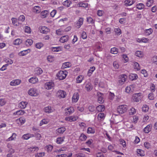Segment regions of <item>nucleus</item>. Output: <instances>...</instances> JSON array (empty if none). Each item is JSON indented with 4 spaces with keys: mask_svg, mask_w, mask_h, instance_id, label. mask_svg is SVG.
<instances>
[{
    "mask_svg": "<svg viewBox=\"0 0 157 157\" xmlns=\"http://www.w3.org/2000/svg\"><path fill=\"white\" fill-rule=\"evenodd\" d=\"M25 31V33H29L31 32V29L28 26H25L24 27Z\"/></svg>",
    "mask_w": 157,
    "mask_h": 157,
    "instance_id": "603ef678",
    "label": "nucleus"
},
{
    "mask_svg": "<svg viewBox=\"0 0 157 157\" xmlns=\"http://www.w3.org/2000/svg\"><path fill=\"white\" fill-rule=\"evenodd\" d=\"M65 130V128L64 127H62L58 128L56 130V131L59 134H62Z\"/></svg>",
    "mask_w": 157,
    "mask_h": 157,
    "instance_id": "cd10ccee",
    "label": "nucleus"
},
{
    "mask_svg": "<svg viewBox=\"0 0 157 157\" xmlns=\"http://www.w3.org/2000/svg\"><path fill=\"white\" fill-rule=\"evenodd\" d=\"M28 51H29V50L27 49L21 51L19 53V55L20 56H25L28 53Z\"/></svg>",
    "mask_w": 157,
    "mask_h": 157,
    "instance_id": "2f4dec72",
    "label": "nucleus"
},
{
    "mask_svg": "<svg viewBox=\"0 0 157 157\" xmlns=\"http://www.w3.org/2000/svg\"><path fill=\"white\" fill-rule=\"evenodd\" d=\"M135 85H130L126 87L125 89V92L128 93H130L133 92L135 88Z\"/></svg>",
    "mask_w": 157,
    "mask_h": 157,
    "instance_id": "0eeeda50",
    "label": "nucleus"
},
{
    "mask_svg": "<svg viewBox=\"0 0 157 157\" xmlns=\"http://www.w3.org/2000/svg\"><path fill=\"white\" fill-rule=\"evenodd\" d=\"M25 113V111L24 110H19L16 112H14L13 115L14 116L15 115H21L24 114Z\"/></svg>",
    "mask_w": 157,
    "mask_h": 157,
    "instance_id": "aec40b11",
    "label": "nucleus"
},
{
    "mask_svg": "<svg viewBox=\"0 0 157 157\" xmlns=\"http://www.w3.org/2000/svg\"><path fill=\"white\" fill-rule=\"evenodd\" d=\"M12 23L15 26H18L20 25V23L18 22V20L15 18H12L11 19Z\"/></svg>",
    "mask_w": 157,
    "mask_h": 157,
    "instance_id": "a211bd4d",
    "label": "nucleus"
},
{
    "mask_svg": "<svg viewBox=\"0 0 157 157\" xmlns=\"http://www.w3.org/2000/svg\"><path fill=\"white\" fill-rule=\"evenodd\" d=\"M29 81L30 83L34 84L38 81V79L36 77H33L29 79Z\"/></svg>",
    "mask_w": 157,
    "mask_h": 157,
    "instance_id": "393cba45",
    "label": "nucleus"
},
{
    "mask_svg": "<svg viewBox=\"0 0 157 157\" xmlns=\"http://www.w3.org/2000/svg\"><path fill=\"white\" fill-rule=\"evenodd\" d=\"M86 138V136L83 133H82L79 137V139L82 141L85 140Z\"/></svg>",
    "mask_w": 157,
    "mask_h": 157,
    "instance_id": "de8ad7c7",
    "label": "nucleus"
},
{
    "mask_svg": "<svg viewBox=\"0 0 157 157\" xmlns=\"http://www.w3.org/2000/svg\"><path fill=\"white\" fill-rule=\"evenodd\" d=\"M71 66V64L69 62H65L63 63L62 67L64 68L69 67Z\"/></svg>",
    "mask_w": 157,
    "mask_h": 157,
    "instance_id": "37998d69",
    "label": "nucleus"
},
{
    "mask_svg": "<svg viewBox=\"0 0 157 157\" xmlns=\"http://www.w3.org/2000/svg\"><path fill=\"white\" fill-rule=\"evenodd\" d=\"M45 153L44 152L38 153L35 155V157H42L44 155Z\"/></svg>",
    "mask_w": 157,
    "mask_h": 157,
    "instance_id": "052dcab7",
    "label": "nucleus"
},
{
    "mask_svg": "<svg viewBox=\"0 0 157 157\" xmlns=\"http://www.w3.org/2000/svg\"><path fill=\"white\" fill-rule=\"evenodd\" d=\"M94 67H90V69L88 71L87 74L89 76H90L94 71L95 70Z\"/></svg>",
    "mask_w": 157,
    "mask_h": 157,
    "instance_id": "4c0bfd02",
    "label": "nucleus"
},
{
    "mask_svg": "<svg viewBox=\"0 0 157 157\" xmlns=\"http://www.w3.org/2000/svg\"><path fill=\"white\" fill-rule=\"evenodd\" d=\"M76 155L77 157H86L84 154L82 153H78Z\"/></svg>",
    "mask_w": 157,
    "mask_h": 157,
    "instance_id": "774afa93",
    "label": "nucleus"
},
{
    "mask_svg": "<svg viewBox=\"0 0 157 157\" xmlns=\"http://www.w3.org/2000/svg\"><path fill=\"white\" fill-rule=\"evenodd\" d=\"M136 109L133 107H132L129 110V113L130 115H133L136 113Z\"/></svg>",
    "mask_w": 157,
    "mask_h": 157,
    "instance_id": "a19ab883",
    "label": "nucleus"
},
{
    "mask_svg": "<svg viewBox=\"0 0 157 157\" xmlns=\"http://www.w3.org/2000/svg\"><path fill=\"white\" fill-rule=\"evenodd\" d=\"M137 152L138 155L141 156H143L144 155V151L140 149H137Z\"/></svg>",
    "mask_w": 157,
    "mask_h": 157,
    "instance_id": "72a5a7b5",
    "label": "nucleus"
},
{
    "mask_svg": "<svg viewBox=\"0 0 157 157\" xmlns=\"http://www.w3.org/2000/svg\"><path fill=\"white\" fill-rule=\"evenodd\" d=\"M48 12L47 10H44L41 12V15L43 18L46 17L47 15Z\"/></svg>",
    "mask_w": 157,
    "mask_h": 157,
    "instance_id": "5fc2aeb1",
    "label": "nucleus"
},
{
    "mask_svg": "<svg viewBox=\"0 0 157 157\" xmlns=\"http://www.w3.org/2000/svg\"><path fill=\"white\" fill-rule=\"evenodd\" d=\"M134 2V0H126L124 2V4L127 6L132 5Z\"/></svg>",
    "mask_w": 157,
    "mask_h": 157,
    "instance_id": "5701e85b",
    "label": "nucleus"
},
{
    "mask_svg": "<svg viewBox=\"0 0 157 157\" xmlns=\"http://www.w3.org/2000/svg\"><path fill=\"white\" fill-rule=\"evenodd\" d=\"M142 109V111L145 112H147L149 109L148 107L146 105H144Z\"/></svg>",
    "mask_w": 157,
    "mask_h": 157,
    "instance_id": "09e8293b",
    "label": "nucleus"
},
{
    "mask_svg": "<svg viewBox=\"0 0 157 157\" xmlns=\"http://www.w3.org/2000/svg\"><path fill=\"white\" fill-rule=\"evenodd\" d=\"M137 8L139 10H141L144 8L145 6L142 3H139L137 5Z\"/></svg>",
    "mask_w": 157,
    "mask_h": 157,
    "instance_id": "79ce46f5",
    "label": "nucleus"
},
{
    "mask_svg": "<svg viewBox=\"0 0 157 157\" xmlns=\"http://www.w3.org/2000/svg\"><path fill=\"white\" fill-rule=\"evenodd\" d=\"M33 11L36 13H39L41 11L40 7L38 6H34L33 9Z\"/></svg>",
    "mask_w": 157,
    "mask_h": 157,
    "instance_id": "bb28decb",
    "label": "nucleus"
},
{
    "mask_svg": "<svg viewBox=\"0 0 157 157\" xmlns=\"http://www.w3.org/2000/svg\"><path fill=\"white\" fill-rule=\"evenodd\" d=\"M114 31L117 35H120L121 33V30L119 28H115Z\"/></svg>",
    "mask_w": 157,
    "mask_h": 157,
    "instance_id": "a18cd8bd",
    "label": "nucleus"
},
{
    "mask_svg": "<svg viewBox=\"0 0 157 157\" xmlns=\"http://www.w3.org/2000/svg\"><path fill=\"white\" fill-rule=\"evenodd\" d=\"M141 72L142 74L144 75V77H147L148 76V75L147 71H146V70H142L141 71Z\"/></svg>",
    "mask_w": 157,
    "mask_h": 157,
    "instance_id": "338daca9",
    "label": "nucleus"
},
{
    "mask_svg": "<svg viewBox=\"0 0 157 157\" xmlns=\"http://www.w3.org/2000/svg\"><path fill=\"white\" fill-rule=\"evenodd\" d=\"M143 97L142 93H139L134 94L132 96V99L135 102H138L141 101Z\"/></svg>",
    "mask_w": 157,
    "mask_h": 157,
    "instance_id": "f03ea898",
    "label": "nucleus"
},
{
    "mask_svg": "<svg viewBox=\"0 0 157 157\" xmlns=\"http://www.w3.org/2000/svg\"><path fill=\"white\" fill-rule=\"evenodd\" d=\"M105 117V114L104 113H100L98 115V119L100 120H103Z\"/></svg>",
    "mask_w": 157,
    "mask_h": 157,
    "instance_id": "49530a36",
    "label": "nucleus"
},
{
    "mask_svg": "<svg viewBox=\"0 0 157 157\" xmlns=\"http://www.w3.org/2000/svg\"><path fill=\"white\" fill-rule=\"evenodd\" d=\"M6 103V101L4 99H0V106H2L4 105Z\"/></svg>",
    "mask_w": 157,
    "mask_h": 157,
    "instance_id": "e2e57ef3",
    "label": "nucleus"
},
{
    "mask_svg": "<svg viewBox=\"0 0 157 157\" xmlns=\"http://www.w3.org/2000/svg\"><path fill=\"white\" fill-rule=\"evenodd\" d=\"M27 104V102L22 101L19 104V106L21 109H24L26 108Z\"/></svg>",
    "mask_w": 157,
    "mask_h": 157,
    "instance_id": "412c9836",
    "label": "nucleus"
},
{
    "mask_svg": "<svg viewBox=\"0 0 157 157\" xmlns=\"http://www.w3.org/2000/svg\"><path fill=\"white\" fill-rule=\"evenodd\" d=\"M87 21L89 24H93L94 23L93 19L91 17H89L87 18Z\"/></svg>",
    "mask_w": 157,
    "mask_h": 157,
    "instance_id": "6e6d98bb",
    "label": "nucleus"
},
{
    "mask_svg": "<svg viewBox=\"0 0 157 157\" xmlns=\"http://www.w3.org/2000/svg\"><path fill=\"white\" fill-rule=\"evenodd\" d=\"M44 110L45 113H49L52 112L54 109L51 106H48L45 107L44 108Z\"/></svg>",
    "mask_w": 157,
    "mask_h": 157,
    "instance_id": "4468645a",
    "label": "nucleus"
},
{
    "mask_svg": "<svg viewBox=\"0 0 157 157\" xmlns=\"http://www.w3.org/2000/svg\"><path fill=\"white\" fill-rule=\"evenodd\" d=\"M28 94L32 96H37L39 94V91L35 88H31L28 90Z\"/></svg>",
    "mask_w": 157,
    "mask_h": 157,
    "instance_id": "20e7f679",
    "label": "nucleus"
},
{
    "mask_svg": "<svg viewBox=\"0 0 157 157\" xmlns=\"http://www.w3.org/2000/svg\"><path fill=\"white\" fill-rule=\"evenodd\" d=\"M54 83L52 82H46L44 84V88L48 90H53L54 86Z\"/></svg>",
    "mask_w": 157,
    "mask_h": 157,
    "instance_id": "39448f33",
    "label": "nucleus"
},
{
    "mask_svg": "<svg viewBox=\"0 0 157 157\" xmlns=\"http://www.w3.org/2000/svg\"><path fill=\"white\" fill-rule=\"evenodd\" d=\"M98 102L100 104L103 103L104 100L103 99V95L101 94L100 93H98Z\"/></svg>",
    "mask_w": 157,
    "mask_h": 157,
    "instance_id": "f3484780",
    "label": "nucleus"
},
{
    "mask_svg": "<svg viewBox=\"0 0 157 157\" xmlns=\"http://www.w3.org/2000/svg\"><path fill=\"white\" fill-rule=\"evenodd\" d=\"M96 109L98 112H102L105 109V106L103 105H100L96 107Z\"/></svg>",
    "mask_w": 157,
    "mask_h": 157,
    "instance_id": "b1692460",
    "label": "nucleus"
},
{
    "mask_svg": "<svg viewBox=\"0 0 157 157\" xmlns=\"http://www.w3.org/2000/svg\"><path fill=\"white\" fill-rule=\"evenodd\" d=\"M136 55L139 57H142L144 56L143 52L141 51H137L135 53Z\"/></svg>",
    "mask_w": 157,
    "mask_h": 157,
    "instance_id": "58836bf2",
    "label": "nucleus"
},
{
    "mask_svg": "<svg viewBox=\"0 0 157 157\" xmlns=\"http://www.w3.org/2000/svg\"><path fill=\"white\" fill-rule=\"evenodd\" d=\"M78 118V117L76 116H72L69 117H67L65 118V120L66 121L72 122L77 120Z\"/></svg>",
    "mask_w": 157,
    "mask_h": 157,
    "instance_id": "6e6552de",
    "label": "nucleus"
},
{
    "mask_svg": "<svg viewBox=\"0 0 157 157\" xmlns=\"http://www.w3.org/2000/svg\"><path fill=\"white\" fill-rule=\"evenodd\" d=\"M148 96V98L150 100H153L155 98L154 94L152 93H149Z\"/></svg>",
    "mask_w": 157,
    "mask_h": 157,
    "instance_id": "680f3d73",
    "label": "nucleus"
},
{
    "mask_svg": "<svg viewBox=\"0 0 157 157\" xmlns=\"http://www.w3.org/2000/svg\"><path fill=\"white\" fill-rule=\"evenodd\" d=\"M49 122V120L47 119H44L41 121L40 126H41L44 124H47Z\"/></svg>",
    "mask_w": 157,
    "mask_h": 157,
    "instance_id": "c756f323",
    "label": "nucleus"
},
{
    "mask_svg": "<svg viewBox=\"0 0 157 157\" xmlns=\"http://www.w3.org/2000/svg\"><path fill=\"white\" fill-rule=\"evenodd\" d=\"M83 77L82 75H79L76 78V81L77 83H81L83 79Z\"/></svg>",
    "mask_w": 157,
    "mask_h": 157,
    "instance_id": "3c124183",
    "label": "nucleus"
},
{
    "mask_svg": "<svg viewBox=\"0 0 157 157\" xmlns=\"http://www.w3.org/2000/svg\"><path fill=\"white\" fill-rule=\"evenodd\" d=\"M17 123L19 124H22L25 122V119L24 118L21 117L17 120Z\"/></svg>",
    "mask_w": 157,
    "mask_h": 157,
    "instance_id": "a878e982",
    "label": "nucleus"
},
{
    "mask_svg": "<svg viewBox=\"0 0 157 157\" xmlns=\"http://www.w3.org/2000/svg\"><path fill=\"white\" fill-rule=\"evenodd\" d=\"M152 29H146L145 31V34L147 35H149L152 33Z\"/></svg>",
    "mask_w": 157,
    "mask_h": 157,
    "instance_id": "4d7b16f0",
    "label": "nucleus"
},
{
    "mask_svg": "<svg viewBox=\"0 0 157 157\" xmlns=\"http://www.w3.org/2000/svg\"><path fill=\"white\" fill-rule=\"evenodd\" d=\"M63 141V139L61 137L58 138L56 139V143L58 144H61Z\"/></svg>",
    "mask_w": 157,
    "mask_h": 157,
    "instance_id": "0e129e2a",
    "label": "nucleus"
},
{
    "mask_svg": "<svg viewBox=\"0 0 157 157\" xmlns=\"http://www.w3.org/2000/svg\"><path fill=\"white\" fill-rule=\"evenodd\" d=\"M113 66L116 69H117L119 66L118 63L117 61H115L113 63Z\"/></svg>",
    "mask_w": 157,
    "mask_h": 157,
    "instance_id": "864d4df0",
    "label": "nucleus"
},
{
    "mask_svg": "<svg viewBox=\"0 0 157 157\" xmlns=\"http://www.w3.org/2000/svg\"><path fill=\"white\" fill-rule=\"evenodd\" d=\"M72 99L73 102H76L79 99V94L78 93H75L74 94Z\"/></svg>",
    "mask_w": 157,
    "mask_h": 157,
    "instance_id": "ddd939ff",
    "label": "nucleus"
},
{
    "mask_svg": "<svg viewBox=\"0 0 157 157\" xmlns=\"http://www.w3.org/2000/svg\"><path fill=\"white\" fill-rule=\"evenodd\" d=\"M85 89L86 91H89L92 89L93 86L90 82L86 81L85 82Z\"/></svg>",
    "mask_w": 157,
    "mask_h": 157,
    "instance_id": "9d476101",
    "label": "nucleus"
},
{
    "mask_svg": "<svg viewBox=\"0 0 157 157\" xmlns=\"http://www.w3.org/2000/svg\"><path fill=\"white\" fill-rule=\"evenodd\" d=\"M153 3V0H149L146 3V5L148 7H150Z\"/></svg>",
    "mask_w": 157,
    "mask_h": 157,
    "instance_id": "13d9d810",
    "label": "nucleus"
},
{
    "mask_svg": "<svg viewBox=\"0 0 157 157\" xmlns=\"http://www.w3.org/2000/svg\"><path fill=\"white\" fill-rule=\"evenodd\" d=\"M16 134L15 133H13L12 135L10 137L8 138L7 140V141H9L10 140H13V139L16 137Z\"/></svg>",
    "mask_w": 157,
    "mask_h": 157,
    "instance_id": "69168bd1",
    "label": "nucleus"
},
{
    "mask_svg": "<svg viewBox=\"0 0 157 157\" xmlns=\"http://www.w3.org/2000/svg\"><path fill=\"white\" fill-rule=\"evenodd\" d=\"M22 41L20 39H17L15 40L14 41L13 43L15 45H19L22 43Z\"/></svg>",
    "mask_w": 157,
    "mask_h": 157,
    "instance_id": "f704fd0d",
    "label": "nucleus"
},
{
    "mask_svg": "<svg viewBox=\"0 0 157 157\" xmlns=\"http://www.w3.org/2000/svg\"><path fill=\"white\" fill-rule=\"evenodd\" d=\"M67 74V72L66 71H60L56 75L57 78L60 80H63L66 77Z\"/></svg>",
    "mask_w": 157,
    "mask_h": 157,
    "instance_id": "f257e3e1",
    "label": "nucleus"
},
{
    "mask_svg": "<svg viewBox=\"0 0 157 157\" xmlns=\"http://www.w3.org/2000/svg\"><path fill=\"white\" fill-rule=\"evenodd\" d=\"M134 68L135 69H137V70H139L140 69V66L139 64L136 62L134 63Z\"/></svg>",
    "mask_w": 157,
    "mask_h": 157,
    "instance_id": "bf43d9fd",
    "label": "nucleus"
},
{
    "mask_svg": "<svg viewBox=\"0 0 157 157\" xmlns=\"http://www.w3.org/2000/svg\"><path fill=\"white\" fill-rule=\"evenodd\" d=\"M87 132L88 134H94L95 132V130L94 128L89 127L87 129Z\"/></svg>",
    "mask_w": 157,
    "mask_h": 157,
    "instance_id": "7c9ffc66",
    "label": "nucleus"
},
{
    "mask_svg": "<svg viewBox=\"0 0 157 157\" xmlns=\"http://www.w3.org/2000/svg\"><path fill=\"white\" fill-rule=\"evenodd\" d=\"M130 78L132 79V80H134L136 79L138 77V76L136 74H132L130 75Z\"/></svg>",
    "mask_w": 157,
    "mask_h": 157,
    "instance_id": "8fccbe9b",
    "label": "nucleus"
},
{
    "mask_svg": "<svg viewBox=\"0 0 157 157\" xmlns=\"http://www.w3.org/2000/svg\"><path fill=\"white\" fill-rule=\"evenodd\" d=\"M71 4V2L70 1L68 0L65 1L63 3V4L64 6L67 7H69Z\"/></svg>",
    "mask_w": 157,
    "mask_h": 157,
    "instance_id": "e433bc0d",
    "label": "nucleus"
},
{
    "mask_svg": "<svg viewBox=\"0 0 157 157\" xmlns=\"http://www.w3.org/2000/svg\"><path fill=\"white\" fill-rule=\"evenodd\" d=\"M127 78V76L125 74H122L119 76L120 79L119 80L120 85H122L124 84Z\"/></svg>",
    "mask_w": 157,
    "mask_h": 157,
    "instance_id": "423d86ee",
    "label": "nucleus"
},
{
    "mask_svg": "<svg viewBox=\"0 0 157 157\" xmlns=\"http://www.w3.org/2000/svg\"><path fill=\"white\" fill-rule=\"evenodd\" d=\"M33 43V41L31 39H27L25 42V45L27 46H30L32 45Z\"/></svg>",
    "mask_w": 157,
    "mask_h": 157,
    "instance_id": "c85d7f7f",
    "label": "nucleus"
},
{
    "mask_svg": "<svg viewBox=\"0 0 157 157\" xmlns=\"http://www.w3.org/2000/svg\"><path fill=\"white\" fill-rule=\"evenodd\" d=\"M57 95L60 98H64L66 95V93L63 90H59L57 93Z\"/></svg>",
    "mask_w": 157,
    "mask_h": 157,
    "instance_id": "2eb2a0df",
    "label": "nucleus"
},
{
    "mask_svg": "<svg viewBox=\"0 0 157 157\" xmlns=\"http://www.w3.org/2000/svg\"><path fill=\"white\" fill-rule=\"evenodd\" d=\"M152 126L151 124H150L148 125L144 128V132L145 133H148L151 131Z\"/></svg>",
    "mask_w": 157,
    "mask_h": 157,
    "instance_id": "6ab92c4d",
    "label": "nucleus"
},
{
    "mask_svg": "<svg viewBox=\"0 0 157 157\" xmlns=\"http://www.w3.org/2000/svg\"><path fill=\"white\" fill-rule=\"evenodd\" d=\"M39 148L36 146L28 148L27 150L29 152H33L35 151H37L39 150Z\"/></svg>",
    "mask_w": 157,
    "mask_h": 157,
    "instance_id": "dca6fc26",
    "label": "nucleus"
},
{
    "mask_svg": "<svg viewBox=\"0 0 157 157\" xmlns=\"http://www.w3.org/2000/svg\"><path fill=\"white\" fill-rule=\"evenodd\" d=\"M49 31V29L47 27L43 26L40 27V32L41 33L44 34H47Z\"/></svg>",
    "mask_w": 157,
    "mask_h": 157,
    "instance_id": "f8f14e48",
    "label": "nucleus"
},
{
    "mask_svg": "<svg viewBox=\"0 0 157 157\" xmlns=\"http://www.w3.org/2000/svg\"><path fill=\"white\" fill-rule=\"evenodd\" d=\"M21 82V80L19 79L13 80L10 82V85L11 86H16L20 84Z\"/></svg>",
    "mask_w": 157,
    "mask_h": 157,
    "instance_id": "9b49d317",
    "label": "nucleus"
},
{
    "mask_svg": "<svg viewBox=\"0 0 157 157\" xmlns=\"http://www.w3.org/2000/svg\"><path fill=\"white\" fill-rule=\"evenodd\" d=\"M128 109V106L126 105H120L117 109V111L119 114H121L126 112Z\"/></svg>",
    "mask_w": 157,
    "mask_h": 157,
    "instance_id": "7ed1b4c3",
    "label": "nucleus"
},
{
    "mask_svg": "<svg viewBox=\"0 0 157 157\" xmlns=\"http://www.w3.org/2000/svg\"><path fill=\"white\" fill-rule=\"evenodd\" d=\"M83 18H80L77 23V25L79 28L83 23Z\"/></svg>",
    "mask_w": 157,
    "mask_h": 157,
    "instance_id": "473e14b6",
    "label": "nucleus"
},
{
    "mask_svg": "<svg viewBox=\"0 0 157 157\" xmlns=\"http://www.w3.org/2000/svg\"><path fill=\"white\" fill-rule=\"evenodd\" d=\"M51 50L53 52H58L61 50V48L60 47H52Z\"/></svg>",
    "mask_w": 157,
    "mask_h": 157,
    "instance_id": "c03bdc74",
    "label": "nucleus"
},
{
    "mask_svg": "<svg viewBox=\"0 0 157 157\" xmlns=\"http://www.w3.org/2000/svg\"><path fill=\"white\" fill-rule=\"evenodd\" d=\"M35 72L37 75H41L43 73V71L41 68L37 67L36 69Z\"/></svg>",
    "mask_w": 157,
    "mask_h": 157,
    "instance_id": "c9c22d12",
    "label": "nucleus"
},
{
    "mask_svg": "<svg viewBox=\"0 0 157 157\" xmlns=\"http://www.w3.org/2000/svg\"><path fill=\"white\" fill-rule=\"evenodd\" d=\"M68 40V36L67 35L63 36L61 37L59 41L62 43L67 42Z\"/></svg>",
    "mask_w": 157,
    "mask_h": 157,
    "instance_id": "4be33fe9",
    "label": "nucleus"
},
{
    "mask_svg": "<svg viewBox=\"0 0 157 157\" xmlns=\"http://www.w3.org/2000/svg\"><path fill=\"white\" fill-rule=\"evenodd\" d=\"M74 111V108L72 107L66 108L65 109V113L66 115H69L73 113Z\"/></svg>",
    "mask_w": 157,
    "mask_h": 157,
    "instance_id": "1a4fd4ad",
    "label": "nucleus"
},
{
    "mask_svg": "<svg viewBox=\"0 0 157 157\" xmlns=\"http://www.w3.org/2000/svg\"><path fill=\"white\" fill-rule=\"evenodd\" d=\"M111 53L112 54H116L118 52V49L115 47L112 48L111 49Z\"/></svg>",
    "mask_w": 157,
    "mask_h": 157,
    "instance_id": "ea45409f",
    "label": "nucleus"
}]
</instances>
